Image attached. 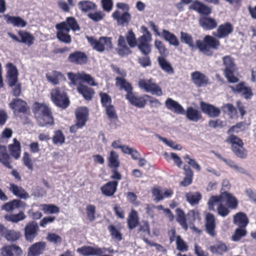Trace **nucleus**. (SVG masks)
Here are the masks:
<instances>
[{
  "label": "nucleus",
  "instance_id": "2f4dec72",
  "mask_svg": "<svg viewBox=\"0 0 256 256\" xmlns=\"http://www.w3.org/2000/svg\"><path fill=\"white\" fill-rule=\"evenodd\" d=\"M19 41L28 46H31L34 40V36L29 32L20 30L18 32Z\"/></svg>",
  "mask_w": 256,
  "mask_h": 256
},
{
  "label": "nucleus",
  "instance_id": "412c9836",
  "mask_svg": "<svg viewBox=\"0 0 256 256\" xmlns=\"http://www.w3.org/2000/svg\"><path fill=\"white\" fill-rule=\"evenodd\" d=\"M165 104L167 108L176 114H184L185 111L183 107L171 98L166 99Z\"/></svg>",
  "mask_w": 256,
  "mask_h": 256
},
{
  "label": "nucleus",
  "instance_id": "58836bf2",
  "mask_svg": "<svg viewBox=\"0 0 256 256\" xmlns=\"http://www.w3.org/2000/svg\"><path fill=\"white\" fill-rule=\"evenodd\" d=\"M40 207L46 214H58L60 212L59 208L53 204H42Z\"/></svg>",
  "mask_w": 256,
  "mask_h": 256
},
{
  "label": "nucleus",
  "instance_id": "864d4df0",
  "mask_svg": "<svg viewBox=\"0 0 256 256\" xmlns=\"http://www.w3.org/2000/svg\"><path fill=\"white\" fill-rule=\"evenodd\" d=\"M246 234V228H238L232 236V240L234 242L240 240Z\"/></svg>",
  "mask_w": 256,
  "mask_h": 256
},
{
  "label": "nucleus",
  "instance_id": "473e14b6",
  "mask_svg": "<svg viewBox=\"0 0 256 256\" xmlns=\"http://www.w3.org/2000/svg\"><path fill=\"white\" fill-rule=\"evenodd\" d=\"M77 90L86 100H90L94 94V91L92 88L82 84L78 86Z\"/></svg>",
  "mask_w": 256,
  "mask_h": 256
},
{
  "label": "nucleus",
  "instance_id": "dca6fc26",
  "mask_svg": "<svg viewBox=\"0 0 256 256\" xmlns=\"http://www.w3.org/2000/svg\"><path fill=\"white\" fill-rule=\"evenodd\" d=\"M112 17L120 26L128 24L131 20V15L128 12H124L122 14H120L118 10H116L113 12Z\"/></svg>",
  "mask_w": 256,
  "mask_h": 256
},
{
  "label": "nucleus",
  "instance_id": "bb28decb",
  "mask_svg": "<svg viewBox=\"0 0 256 256\" xmlns=\"http://www.w3.org/2000/svg\"><path fill=\"white\" fill-rule=\"evenodd\" d=\"M87 56L86 54L81 52H76L71 54L68 56V60L76 64H82L87 62Z\"/></svg>",
  "mask_w": 256,
  "mask_h": 256
},
{
  "label": "nucleus",
  "instance_id": "f8f14e48",
  "mask_svg": "<svg viewBox=\"0 0 256 256\" xmlns=\"http://www.w3.org/2000/svg\"><path fill=\"white\" fill-rule=\"evenodd\" d=\"M234 30L232 25L227 22L220 24L216 30V32H213V34L218 38H222L227 37Z\"/></svg>",
  "mask_w": 256,
  "mask_h": 256
},
{
  "label": "nucleus",
  "instance_id": "4be33fe9",
  "mask_svg": "<svg viewBox=\"0 0 256 256\" xmlns=\"http://www.w3.org/2000/svg\"><path fill=\"white\" fill-rule=\"evenodd\" d=\"M234 92H236L246 99H250L253 94L252 89L250 87L246 86L244 83L240 84L236 87L231 86Z\"/></svg>",
  "mask_w": 256,
  "mask_h": 256
},
{
  "label": "nucleus",
  "instance_id": "f257e3e1",
  "mask_svg": "<svg viewBox=\"0 0 256 256\" xmlns=\"http://www.w3.org/2000/svg\"><path fill=\"white\" fill-rule=\"evenodd\" d=\"M238 204L236 198L226 192H222L219 196H210L208 202V210L216 212L218 215L223 218L230 214V209H236Z\"/></svg>",
  "mask_w": 256,
  "mask_h": 256
},
{
  "label": "nucleus",
  "instance_id": "b1692460",
  "mask_svg": "<svg viewBox=\"0 0 256 256\" xmlns=\"http://www.w3.org/2000/svg\"><path fill=\"white\" fill-rule=\"evenodd\" d=\"M200 26L206 30H210L216 28L217 26L216 20L212 18L201 16L199 20Z\"/></svg>",
  "mask_w": 256,
  "mask_h": 256
},
{
  "label": "nucleus",
  "instance_id": "c9c22d12",
  "mask_svg": "<svg viewBox=\"0 0 256 256\" xmlns=\"http://www.w3.org/2000/svg\"><path fill=\"white\" fill-rule=\"evenodd\" d=\"M138 224V217L137 212L132 210L128 218V225L130 230H132L136 227Z\"/></svg>",
  "mask_w": 256,
  "mask_h": 256
},
{
  "label": "nucleus",
  "instance_id": "ddd939ff",
  "mask_svg": "<svg viewBox=\"0 0 256 256\" xmlns=\"http://www.w3.org/2000/svg\"><path fill=\"white\" fill-rule=\"evenodd\" d=\"M39 228L37 222H32L28 224L24 229V234L27 241L32 242L38 235Z\"/></svg>",
  "mask_w": 256,
  "mask_h": 256
},
{
  "label": "nucleus",
  "instance_id": "5fc2aeb1",
  "mask_svg": "<svg viewBox=\"0 0 256 256\" xmlns=\"http://www.w3.org/2000/svg\"><path fill=\"white\" fill-rule=\"evenodd\" d=\"M160 140L162 141L168 146L172 148L174 150H180L182 149L181 145L176 144L172 140H168L166 138H162L158 134L155 135Z\"/></svg>",
  "mask_w": 256,
  "mask_h": 256
},
{
  "label": "nucleus",
  "instance_id": "a878e982",
  "mask_svg": "<svg viewBox=\"0 0 256 256\" xmlns=\"http://www.w3.org/2000/svg\"><path fill=\"white\" fill-rule=\"evenodd\" d=\"M7 80L10 86H14L16 84V67L12 63L6 64Z\"/></svg>",
  "mask_w": 256,
  "mask_h": 256
},
{
  "label": "nucleus",
  "instance_id": "0eeeda50",
  "mask_svg": "<svg viewBox=\"0 0 256 256\" xmlns=\"http://www.w3.org/2000/svg\"><path fill=\"white\" fill-rule=\"evenodd\" d=\"M50 94L52 101L56 106L62 108L68 106L70 102L64 90L59 88H54L52 90Z\"/></svg>",
  "mask_w": 256,
  "mask_h": 256
},
{
  "label": "nucleus",
  "instance_id": "5701e85b",
  "mask_svg": "<svg viewBox=\"0 0 256 256\" xmlns=\"http://www.w3.org/2000/svg\"><path fill=\"white\" fill-rule=\"evenodd\" d=\"M189 8L204 15H208L212 12L210 7L198 0L194 2Z\"/></svg>",
  "mask_w": 256,
  "mask_h": 256
},
{
  "label": "nucleus",
  "instance_id": "79ce46f5",
  "mask_svg": "<svg viewBox=\"0 0 256 256\" xmlns=\"http://www.w3.org/2000/svg\"><path fill=\"white\" fill-rule=\"evenodd\" d=\"M187 201L192 205L196 204L201 199V194L198 192H189L186 195Z\"/></svg>",
  "mask_w": 256,
  "mask_h": 256
},
{
  "label": "nucleus",
  "instance_id": "680f3d73",
  "mask_svg": "<svg viewBox=\"0 0 256 256\" xmlns=\"http://www.w3.org/2000/svg\"><path fill=\"white\" fill-rule=\"evenodd\" d=\"M154 46L158 50L161 55H166L168 54V50L166 48L164 44L161 41L156 40L154 42Z\"/></svg>",
  "mask_w": 256,
  "mask_h": 256
},
{
  "label": "nucleus",
  "instance_id": "a18cd8bd",
  "mask_svg": "<svg viewBox=\"0 0 256 256\" xmlns=\"http://www.w3.org/2000/svg\"><path fill=\"white\" fill-rule=\"evenodd\" d=\"M230 168L234 170L236 173L248 176L249 174L247 170L242 166L236 164L234 162L230 160L227 164Z\"/></svg>",
  "mask_w": 256,
  "mask_h": 256
},
{
  "label": "nucleus",
  "instance_id": "7c9ffc66",
  "mask_svg": "<svg viewBox=\"0 0 256 256\" xmlns=\"http://www.w3.org/2000/svg\"><path fill=\"white\" fill-rule=\"evenodd\" d=\"M0 162L8 168H12L9 155L6 153V147L0 146Z\"/></svg>",
  "mask_w": 256,
  "mask_h": 256
},
{
  "label": "nucleus",
  "instance_id": "4d7b16f0",
  "mask_svg": "<svg viewBox=\"0 0 256 256\" xmlns=\"http://www.w3.org/2000/svg\"><path fill=\"white\" fill-rule=\"evenodd\" d=\"M86 213L88 219L93 222L96 219V208L94 205L88 204L86 208Z\"/></svg>",
  "mask_w": 256,
  "mask_h": 256
},
{
  "label": "nucleus",
  "instance_id": "603ef678",
  "mask_svg": "<svg viewBox=\"0 0 256 256\" xmlns=\"http://www.w3.org/2000/svg\"><path fill=\"white\" fill-rule=\"evenodd\" d=\"M108 229L113 238L116 239L118 241H120L122 240V234L112 224L108 226Z\"/></svg>",
  "mask_w": 256,
  "mask_h": 256
},
{
  "label": "nucleus",
  "instance_id": "9b49d317",
  "mask_svg": "<svg viewBox=\"0 0 256 256\" xmlns=\"http://www.w3.org/2000/svg\"><path fill=\"white\" fill-rule=\"evenodd\" d=\"M106 248L83 246L76 250L78 252L84 256H100L105 253Z\"/></svg>",
  "mask_w": 256,
  "mask_h": 256
},
{
  "label": "nucleus",
  "instance_id": "423d86ee",
  "mask_svg": "<svg viewBox=\"0 0 256 256\" xmlns=\"http://www.w3.org/2000/svg\"><path fill=\"white\" fill-rule=\"evenodd\" d=\"M224 65L225 68L224 70V74L229 82L235 83L238 79L234 74L235 70L234 60L230 56H224L222 58Z\"/></svg>",
  "mask_w": 256,
  "mask_h": 256
},
{
  "label": "nucleus",
  "instance_id": "338daca9",
  "mask_svg": "<svg viewBox=\"0 0 256 256\" xmlns=\"http://www.w3.org/2000/svg\"><path fill=\"white\" fill-rule=\"evenodd\" d=\"M79 76L80 80L87 82L88 84L90 86L96 85L94 78L90 74H88L85 73H82V74Z\"/></svg>",
  "mask_w": 256,
  "mask_h": 256
},
{
  "label": "nucleus",
  "instance_id": "13d9d810",
  "mask_svg": "<svg viewBox=\"0 0 256 256\" xmlns=\"http://www.w3.org/2000/svg\"><path fill=\"white\" fill-rule=\"evenodd\" d=\"M16 252V246L14 244L5 246L2 249V256H14Z\"/></svg>",
  "mask_w": 256,
  "mask_h": 256
},
{
  "label": "nucleus",
  "instance_id": "8fccbe9b",
  "mask_svg": "<svg viewBox=\"0 0 256 256\" xmlns=\"http://www.w3.org/2000/svg\"><path fill=\"white\" fill-rule=\"evenodd\" d=\"M176 248L178 250L182 252L188 250V244L180 235H178L176 236Z\"/></svg>",
  "mask_w": 256,
  "mask_h": 256
},
{
  "label": "nucleus",
  "instance_id": "e433bc0d",
  "mask_svg": "<svg viewBox=\"0 0 256 256\" xmlns=\"http://www.w3.org/2000/svg\"><path fill=\"white\" fill-rule=\"evenodd\" d=\"M158 62L161 68L165 72L172 74L174 72V68L170 64L164 57L158 58Z\"/></svg>",
  "mask_w": 256,
  "mask_h": 256
},
{
  "label": "nucleus",
  "instance_id": "a19ab883",
  "mask_svg": "<svg viewBox=\"0 0 256 256\" xmlns=\"http://www.w3.org/2000/svg\"><path fill=\"white\" fill-rule=\"evenodd\" d=\"M176 212L177 214V222L182 226V228L185 230H187L188 226L186 222V218L184 212L180 208H177Z\"/></svg>",
  "mask_w": 256,
  "mask_h": 256
},
{
  "label": "nucleus",
  "instance_id": "39448f33",
  "mask_svg": "<svg viewBox=\"0 0 256 256\" xmlns=\"http://www.w3.org/2000/svg\"><path fill=\"white\" fill-rule=\"evenodd\" d=\"M86 38L93 49L100 52L109 50L112 47L110 38L102 36L96 40L92 36H86Z\"/></svg>",
  "mask_w": 256,
  "mask_h": 256
},
{
  "label": "nucleus",
  "instance_id": "72a5a7b5",
  "mask_svg": "<svg viewBox=\"0 0 256 256\" xmlns=\"http://www.w3.org/2000/svg\"><path fill=\"white\" fill-rule=\"evenodd\" d=\"M162 36L170 45L176 46L179 45V42L177 37L169 31L164 30L162 32Z\"/></svg>",
  "mask_w": 256,
  "mask_h": 256
},
{
  "label": "nucleus",
  "instance_id": "9d476101",
  "mask_svg": "<svg viewBox=\"0 0 256 256\" xmlns=\"http://www.w3.org/2000/svg\"><path fill=\"white\" fill-rule=\"evenodd\" d=\"M58 30L56 36L58 40L64 43L70 44L71 42V37L69 35V30L64 23H60L56 26Z\"/></svg>",
  "mask_w": 256,
  "mask_h": 256
},
{
  "label": "nucleus",
  "instance_id": "49530a36",
  "mask_svg": "<svg viewBox=\"0 0 256 256\" xmlns=\"http://www.w3.org/2000/svg\"><path fill=\"white\" fill-rule=\"evenodd\" d=\"M234 153L238 158L244 159L247 156V150L244 148V145L237 146L232 148Z\"/></svg>",
  "mask_w": 256,
  "mask_h": 256
},
{
  "label": "nucleus",
  "instance_id": "4c0bfd02",
  "mask_svg": "<svg viewBox=\"0 0 256 256\" xmlns=\"http://www.w3.org/2000/svg\"><path fill=\"white\" fill-rule=\"evenodd\" d=\"M46 77L48 82L54 84H57L59 83L60 80L63 78V75L61 72L54 70L48 73Z\"/></svg>",
  "mask_w": 256,
  "mask_h": 256
},
{
  "label": "nucleus",
  "instance_id": "6e6d98bb",
  "mask_svg": "<svg viewBox=\"0 0 256 256\" xmlns=\"http://www.w3.org/2000/svg\"><path fill=\"white\" fill-rule=\"evenodd\" d=\"M65 137L62 132L60 130H56L54 132L52 138V142L54 144H62L64 142Z\"/></svg>",
  "mask_w": 256,
  "mask_h": 256
},
{
  "label": "nucleus",
  "instance_id": "0e129e2a",
  "mask_svg": "<svg viewBox=\"0 0 256 256\" xmlns=\"http://www.w3.org/2000/svg\"><path fill=\"white\" fill-rule=\"evenodd\" d=\"M183 158L186 162L193 168L196 169L198 171L200 170V166L194 160L191 158L188 155L186 154L184 156Z\"/></svg>",
  "mask_w": 256,
  "mask_h": 256
},
{
  "label": "nucleus",
  "instance_id": "bf43d9fd",
  "mask_svg": "<svg viewBox=\"0 0 256 256\" xmlns=\"http://www.w3.org/2000/svg\"><path fill=\"white\" fill-rule=\"evenodd\" d=\"M46 239L48 241L54 244H60L62 242V238L60 236L52 232L48 234Z\"/></svg>",
  "mask_w": 256,
  "mask_h": 256
},
{
  "label": "nucleus",
  "instance_id": "f3484780",
  "mask_svg": "<svg viewBox=\"0 0 256 256\" xmlns=\"http://www.w3.org/2000/svg\"><path fill=\"white\" fill-rule=\"evenodd\" d=\"M116 50L120 56H126L132 53L130 47L126 44L125 38L122 36L120 35L118 37Z\"/></svg>",
  "mask_w": 256,
  "mask_h": 256
},
{
  "label": "nucleus",
  "instance_id": "09e8293b",
  "mask_svg": "<svg viewBox=\"0 0 256 256\" xmlns=\"http://www.w3.org/2000/svg\"><path fill=\"white\" fill-rule=\"evenodd\" d=\"M180 40L183 43L188 44L189 47L193 48L194 46L192 36L188 33L181 32H180Z\"/></svg>",
  "mask_w": 256,
  "mask_h": 256
},
{
  "label": "nucleus",
  "instance_id": "ea45409f",
  "mask_svg": "<svg viewBox=\"0 0 256 256\" xmlns=\"http://www.w3.org/2000/svg\"><path fill=\"white\" fill-rule=\"evenodd\" d=\"M17 111L22 113L24 116H28L30 114V108L27 103L17 98Z\"/></svg>",
  "mask_w": 256,
  "mask_h": 256
},
{
  "label": "nucleus",
  "instance_id": "2eb2a0df",
  "mask_svg": "<svg viewBox=\"0 0 256 256\" xmlns=\"http://www.w3.org/2000/svg\"><path fill=\"white\" fill-rule=\"evenodd\" d=\"M118 186V181H110L101 186V192L102 194L106 196H112L116 192Z\"/></svg>",
  "mask_w": 256,
  "mask_h": 256
},
{
  "label": "nucleus",
  "instance_id": "20e7f679",
  "mask_svg": "<svg viewBox=\"0 0 256 256\" xmlns=\"http://www.w3.org/2000/svg\"><path fill=\"white\" fill-rule=\"evenodd\" d=\"M141 29L144 34L138 38L137 46L144 55L147 56L151 52V46L150 42L152 40V35L145 26H142Z\"/></svg>",
  "mask_w": 256,
  "mask_h": 256
},
{
  "label": "nucleus",
  "instance_id": "774afa93",
  "mask_svg": "<svg viewBox=\"0 0 256 256\" xmlns=\"http://www.w3.org/2000/svg\"><path fill=\"white\" fill-rule=\"evenodd\" d=\"M100 96L101 102L103 106L105 108L111 104L112 99L107 94L100 93Z\"/></svg>",
  "mask_w": 256,
  "mask_h": 256
},
{
  "label": "nucleus",
  "instance_id": "3c124183",
  "mask_svg": "<svg viewBox=\"0 0 256 256\" xmlns=\"http://www.w3.org/2000/svg\"><path fill=\"white\" fill-rule=\"evenodd\" d=\"M126 38L130 47L134 48L137 46L138 40L136 39L135 34L132 30L128 31L126 35Z\"/></svg>",
  "mask_w": 256,
  "mask_h": 256
},
{
  "label": "nucleus",
  "instance_id": "c03bdc74",
  "mask_svg": "<svg viewBox=\"0 0 256 256\" xmlns=\"http://www.w3.org/2000/svg\"><path fill=\"white\" fill-rule=\"evenodd\" d=\"M118 156L114 151H111L108 158V166L111 168H118L120 166Z\"/></svg>",
  "mask_w": 256,
  "mask_h": 256
},
{
  "label": "nucleus",
  "instance_id": "1a4fd4ad",
  "mask_svg": "<svg viewBox=\"0 0 256 256\" xmlns=\"http://www.w3.org/2000/svg\"><path fill=\"white\" fill-rule=\"evenodd\" d=\"M146 97H148V95L144 94L143 96H138L132 94H128L126 95V98L132 106L138 108H144L146 104Z\"/></svg>",
  "mask_w": 256,
  "mask_h": 256
},
{
  "label": "nucleus",
  "instance_id": "e2e57ef3",
  "mask_svg": "<svg viewBox=\"0 0 256 256\" xmlns=\"http://www.w3.org/2000/svg\"><path fill=\"white\" fill-rule=\"evenodd\" d=\"M222 110L224 112L228 113L230 115V117H232L233 115L236 113V108L234 106L230 104H226L223 106L222 108Z\"/></svg>",
  "mask_w": 256,
  "mask_h": 256
},
{
  "label": "nucleus",
  "instance_id": "aec40b11",
  "mask_svg": "<svg viewBox=\"0 0 256 256\" xmlns=\"http://www.w3.org/2000/svg\"><path fill=\"white\" fill-rule=\"evenodd\" d=\"M46 243L39 242L32 244L28 248V256H39L46 249Z\"/></svg>",
  "mask_w": 256,
  "mask_h": 256
},
{
  "label": "nucleus",
  "instance_id": "052dcab7",
  "mask_svg": "<svg viewBox=\"0 0 256 256\" xmlns=\"http://www.w3.org/2000/svg\"><path fill=\"white\" fill-rule=\"evenodd\" d=\"M227 141L232 144V148L237 146L244 145L242 140L234 135H230L228 138Z\"/></svg>",
  "mask_w": 256,
  "mask_h": 256
},
{
  "label": "nucleus",
  "instance_id": "de8ad7c7",
  "mask_svg": "<svg viewBox=\"0 0 256 256\" xmlns=\"http://www.w3.org/2000/svg\"><path fill=\"white\" fill-rule=\"evenodd\" d=\"M62 23H64L67 28L69 30H72L73 31H76L80 30L78 24L76 21V19L73 17H68L66 18V22H62Z\"/></svg>",
  "mask_w": 256,
  "mask_h": 256
},
{
  "label": "nucleus",
  "instance_id": "6e6552de",
  "mask_svg": "<svg viewBox=\"0 0 256 256\" xmlns=\"http://www.w3.org/2000/svg\"><path fill=\"white\" fill-rule=\"evenodd\" d=\"M139 87L147 92H150L154 95L161 96L162 92L158 85L152 81V79H141L138 82Z\"/></svg>",
  "mask_w": 256,
  "mask_h": 256
},
{
  "label": "nucleus",
  "instance_id": "c85d7f7f",
  "mask_svg": "<svg viewBox=\"0 0 256 256\" xmlns=\"http://www.w3.org/2000/svg\"><path fill=\"white\" fill-rule=\"evenodd\" d=\"M185 114L188 119L194 122H197L202 118L200 112L192 106L187 108Z\"/></svg>",
  "mask_w": 256,
  "mask_h": 256
},
{
  "label": "nucleus",
  "instance_id": "a211bd4d",
  "mask_svg": "<svg viewBox=\"0 0 256 256\" xmlns=\"http://www.w3.org/2000/svg\"><path fill=\"white\" fill-rule=\"evenodd\" d=\"M200 106L202 112L208 115L210 117H217L220 113V108L212 104L202 102H200Z\"/></svg>",
  "mask_w": 256,
  "mask_h": 256
},
{
  "label": "nucleus",
  "instance_id": "393cba45",
  "mask_svg": "<svg viewBox=\"0 0 256 256\" xmlns=\"http://www.w3.org/2000/svg\"><path fill=\"white\" fill-rule=\"evenodd\" d=\"M233 222L239 228H246L248 223V219L246 214L238 212L234 216Z\"/></svg>",
  "mask_w": 256,
  "mask_h": 256
},
{
  "label": "nucleus",
  "instance_id": "6ab92c4d",
  "mask_svg": "<svg viewBox=\"0 0 256 256\" xmlns=\"http://www.w3.org/2000/svg\"><path fill=\"white\" fill-rule=\"evenodd\" d=\"M192 82L197 86L201 87L206 85L208 82V78L199 71H195L190 74Z\"/></svg>",
  "mask_w": 256,
  "mask_h": 256
},
{
  "label": "nucleus",
  "instance_id": "f704fd0d",
  "mask_svg": "<svg viewBox=\"0 0 256 256\" xmlns=\"http://www.w3.org/2000/svg\"><path fill=\"white\" fill-rule=\"evenodd\" d=\"M79 9L82 12H86L96 9V6L93 2L89 0H81L78 3Z\"/></svg>",
  "mask_w": 256,
  "mask_h": 256
},
{
  "label": "nucleus",
  "instance_id": "4468645a",
  "mask_svg": "<svg viewBox=\"0 0 256 256\" xmlns=\"http://www.w3.org/2000/svg\"><path fill=\"white\" fill-rule=\"evenodd\" d=\"M76 126L78 128H82L88 120V110L86 107H80L78 108L76 112Z\"/></svg>",
  "mask_w": 256,
  "mask_h": 256
},
{
  "label": "nucleus",
  "instance_id": "69168bd1",
  "mask_svg": "<svg viewBox=\"0 0 256 256\" xmlns=\"http://www.w3.org/2000/svg\"><path fill=\"white\" fill-rule=\"evenodd\" d=\"M152 196L154 198V200L158 202L164 199L163 192L158 188H154L152 190Z\"/></svg>",
  "mask_w": 256,
  "mask_h": 256
},
{
  "label": "nucleus",
  "instance_id": "cd10ccee",
  "mask_svg": "<svg viewBox=\"0 0 256 256\" xmlns=\"http://www.w3.org/2000/svg\"><path fill=\"white\" fill-rule=\"evenodd\" d=\"M206 226L207 232L212 236L215 235L216 228L215 217L212 214L208 213L206 216Z\"/></svg>",
  "mask_w": 256,
  "mask_h": 256
},
{
  "label": "nucleus",
  "instance_id": "37998d69",
  "mask_svg": "<svg viewBox=\"0 0 256 256\" xmlns=\"http://www.w3.org/2000/svg\"><path fill=\"white\" fill-rule=\"evenodd\" d=\"M210 250L213 254H222L228 250V248L224 244L220 243L216 245L210 246Z\"/></svg>",
  "mask_w": 256,
  "mask_h": 256
},
{
  "label": "nucleus",
  "instance_id": "c756f323",
  "mask_svg": "<svg viewBox=\"0 0 256 256\" xmlns=\"http://www.w3.org/2000/svg\"><path fill=\"white\" fill-rule=\"evenodd\" d=\"M116 85L119 87L120 90H124L127 92L126 94H132L133 92V88L132 85L124 78L116 77Z\"/></svg>",
  "mask_w": 256,
  "mask_h": 256
},
{
  "label": "nucleus",
  "instance_id": "7ed1b4c3",
  "mask_svg": "<svg viewBox=\"0 0 256 256\" xmlns=\"http://www.w3.org/2000/svg\"><path fill=\"white\" fill-rule=\"evenodd\" d=\"M196 44L200 51L207 56H212V52L210 49L217 50L220 46V42L216 38L208 35L206 36L203 41L197 40Z\"/></svg>",
  "mask_w": 256,
  "mask_h": 256
},
{
  "label": "nucleus",
  "instance_id": "f03ea898",
  "mask_svg": "<svg viewBox=\"0 0 256 256\" xmlns=\"http://www.w3.org/2000/svg\"><path fill=\"white\" fill-rule=\"evenodd\" d=\"M32 110L40 126H52L54 124L52 113L46 105L36 102L33 105Z\"/></svg>",
  "mask_w": 256,
  "mask_h": 256
}]
</instances>
